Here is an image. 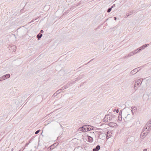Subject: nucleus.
<instances>
[{
  "mask_svg": "<svg viewBox=\"0 0 151 151\" xmlns=\"http://www.w3.org/2000/svg\"><path fill=\"white\" fill-rule=\"evenodd\" d=\"M115 6V4H114L113 5H112V6H111V7L112 8H113Z\"/></svg>",
  "mask_w": 151,
  "mask_h": 151,
  "instance_id": "obj_26",
  "label": "nucleus"
},
{
  "mask_svg": "<svg viewBox=\"0 0 151 151\" xmlns=\"http://www.w3.org/2000/svg\"><path fill=\"white\" fill-rule=\"evenodd\" d=\"M72 84H73L75 83L74 81H72Z\"/></svg>",
  "mask_w": 151,
  "mask_h": 151,
  "instance_id": "obj_36",
  "label": "nucleus"
},
{
  "mask_svg": "<svg viewBox=\"0 0 151 151\" xmlns=\"http://www.w3.org/2000/svg\"><path fill=\"white\" fill-rule=\"evenodd\" d=\"M141 68H142L140 67L136 68L134 69L130 72V74H134L137 73L138 71H139V70H140Z\"/></svg>",
  "mask_w": 151,
  "mask_h": 151,
  "instance_id": "obj_4",
  "label": "nucleus"
},
{
  "mask_svg": "<svg viewBox=\"0 0 151 151\" xmlns=\"http://www.w3.org/2000/svg\"><path fill=\"white\" fill-rule=\"evenodd\" d=\"M112 8L111 7L109 8L107 10V12L108 13L110 12H111V10Z\"/></svg>",
  "mask_w": 151,
  "mask_h": 151,
  "instance_id": "obj_20",
  "label": "nucleus"
},
{
  "mask_svg": "<svg viewBox=\"0 0 151 151\" xmlns=\"http://www.w3.org/2000/svg\"><path fill=\"white\" fill-rule=\"evenodd\" d=\"M55 144H53V145H52L50 147V149H52L54 148V145H55Z\"/></svg>",
  "mask_w": 151,
  "mask_h": 151,
  "instance_id": "obj_21",
  "label": "nucleus"
},
{
  "mask_svg": "<svg viewBox=\"0 0 151 151\" xmlns=\"http://www.w3.org/2000/svg\"><path fill=\"white\" fill-rule=\"evenodd\" d=\"M88 141L90 142H92L93 141V138L90 136L88 137Z\"/></svg>",
  "mask_w": 151,
  "mask_h": 151,
  "instance_id": "obj_15",
  "label": "nucleus"
},
{
  "mask_svg": "<svg viewBox=\"0 0 151 151\" xmlns=\"http://www.w3.org/2000/svg\"><path fill=\"white\" fill-rule=\"evenodd\" d=\"M10 75L9 74H8L4 75L0 77V81H1L3 80H5L7 78H10Z\"/></svg>",
  "mask_w": 151,
  "mask_h": 151,
  "instance_id": "obj_5",
  "label": "nucleus"
},
{
  "mask_svg": "<svg viewBox=\"0 0 151 151\" xmlns=\"http://www.w3.org/2000/svg\"><path fill=\"white\" fill-rule=\"evenodd\" d=\"M112 116L110 114L106 115L104 118V121L109 122L112 119Z\"/></svg>",
  "mask_w": 151,
  "mask_h": 151,
  "instance_id": "obj_3",
  "label": "nucleus"
},
{
  "mask_svg": "<svg viewBox=\"0 0 151 151\" xmlns=\"http://www.w3.org/2000/svg\"><path fill=\"white\" fill-rule=\"evenodd\" d=\"M69 83H68V84H69Z\"/></svg>",
  "mask_w": 151,
  "mask_h": 151,
  "instance_id": "obj_41",
  "label": "nucleus"
},
{
  "mask_svg": "<svg viewBox=\"0 0 151 151\" xmlns=\"http://www.w3.org/2000/svg\"><path fill=\"white\" fill-rule=\"evenodd\" d=\"M93 60V59H92L91 60H90V61H89V62L88 63H89L90 61H92V60Z\"/></svg>",
  "mask_w": 151,
  "mask_h": 151,
  "instance_id": "obj_35",
  "label": "nucleus"
},
{
  "mask_svg": "<svg viewBox=\"0 0 151 151\" xmlns=\"http://www.w3.org/2000/svg\"><path fill=\"white\" fill-rule=\"evenodd\" d=\"M114 19L115 20H116V18L115 17H114Z\"/></svg>",
  "mask_w": 151,
  "mask_h": 151,
  "instance_id": "obj_34",
  "label": "nucleus"
},
{
  "mask_svg": "<svg viewBox=\"0 0 151 151\" xmlns=\"http://www.w3.org/2000/svg\"><path fill=\"white\" fill-rule=\"evenodd\" d=\"M65 89V88H64V86H63L60 89V91H61V90H64Z\"/></svg>",
  "mask_w": 151,
  "mask_h": 151,
  "instance_id": "obj_25",
  "label": "nucleus"
},
{
  "mask_svg": "<svg viewBox=\"0 0 151 151\" xmlns=\"http://www.w3.org/2000/svg\"><path fill=\"white\" fill-rule=\"evenodd\" d=\"M137 51L138 52L142 50L141 48H140V47L136 49Z\"/></svg>",
  "mask_w": 151,
  "mask_h": 151,
  "instance_id": "obj_23",
  "label": "nucleus"
},
{
  "mask_svg": "<svg viewBox=\"0 0 151 151\" xmlns=\"http://www.w3.org/2000/svg\"><path fill=\"white\" fill-rule=\"evenodd\" d=\"M92 129L91 126L88 125H85L79 128L80 131L83 132H87Z\"/></svg>",
  "mask_w": 151,
  "mask_h": 151,
  "instance_id": "obj_2",
  "label": "nucleus"
},
{
  "mask_svg": "<svg viewBox=\"0 0 151 151\" xmlns=\"http://www.w3.org/2000/svg\"><path fill=\"white\" fill-rule=\"evenodd\" d=\"M34 21V20H32L31 22H30V23H31Z\"/></svg>",
  "mask_w": 151,
  "mask_h": 151,
  "instance_id": "obj_37",
  "label": "nucleus"
},
{
  "mask_svg": "<svg viewBox=\"0 0 151 151\" xmlns=\"http://www.w3.org/2000/svg\"><path fill=\"white\" fill-rule=\"evenodd\" d=\"M134 55L132 52L129 53L127 55H126L124 57V58L125 59L129 57H131Z\"/></svg>",
  "mask_w": 151,
  "mask_h": 151,
  "instance_id": "obj_10",
  "label": "nucleus"
},
{
  "mask_svg": "<svg viewBox=\"0 0 151 151\" xmlns=\"http://www.w3.org/2000/svg\"><path fill=\"white\" fill-rule=\"evenodd\" d=\"M30 141H31V140H30H30H29V141L28 143H29H29H30Z\"/></svg>",
  "mask_w": 151,
  "mask_h": 151,
  "instance_id": "obj_32",
  "label": "nucleus"
},
{
  "mask_svg": "<svg viewBox=\"0 0 151 151\" xmlns=\"http://www.w3.org/2000/svg\"><path fill=\"white\" fill-rule=\"evenodd\" d=\"M100 147L99 145H97L96 147L95 148H93V151H99V149H100Z\"/></svg>",
  "mask_w": 151,
  "mask_h": 151,
  "instance_id": "obj_11",
  "label": "nucleus"
},
{
  "mask_svg": "<svg viewBox=\"0 0 151 151\" xmlns=\"http://www.w3.org/2000/svg\"><path fill=\"white\" fill-rule=\"evenodd\" d=\"M149 123L151 124V119L148 122Z\"/></svg>",
  "mask_w": 151,
  "mask_h": 151,
  "instance_id": "obj_29",
  "label": "nucleus"
},
{
  "mask_svg": "<svg viewBox=\"0 0 151 151\" xmlns=\"http://www.w3.org/2000/svg\"><path fill=\"white\" fill-rule=\"evenodd\" d=\"M64 88H65V89L68 88V86H64Z\"/></svg>",
  "mask_w": 151,
  "mask_h": 151,
  "instance_id": "obj_27",
  "label": "nucleus"
},
{
  "mask_svg": "<svg viewBox=\"0 0 151 151\" xmlns=\"http://www.w3.org/2000/svg\"><path fill=\"white\" fill-rule=\"evenodd\" d=\"M133 13V11H129L127 12L126 15L127 17L131 15Z\"/></svg>",
  "mask_w": 151,
  "mask_h": 151,
  "instance_id": "obj_14",
  "label": "nucleus"
},
{
  "mask_svg": "<svg viewBox=\"0 0 151 151\" xmlns=\"http://www.w3.org/2000/svg\"><path fill=\"white\" fill-rule=\"evenodd\" d=\"M40 130H38L37 131L35 132V134H38L39 133V132H40Z\"/></svg>",
  "mask_w": 151,
  "mask_h": 151,
  "instance_id": "obj_24",
  "label": "nucleus"
},
{
  "mask_svg": "<svg viewBox=\"0 0 151 151\" xmlns=\"http://www.w3.org/2000/svg\"><path fill=\"white\" fill-rule=\"evenodd\" d=\"M60 91V90H58V91H57L53 95V96H56L57 94H58L60 92H59V91Z\"/></svg>",
  "mask_w": 151,
  "mask_h": 151,
  "instance_id": "obj_17",
  "label": "nucleus"
},
{
  "mask_svg": "<svg viewBox=\"0 0 151 151\" xmlns=\"http://www.w3.org/2000/svg\"><path fill=\"white\" fill-rule=\"evenodd\" d=\"M120 111L119 112V115L118 121V122H120L122 120V114H120Z\"/></svg>",
  "mask_w": 151,
  "mask_h": 151,
  "instance_id": "obj_12",
  "label": "nucleus"
},
{
  "mask_svg": "<svg viewBox=\"0 0 151 151\" xmlns=\"http://www.w3.org/2000/svg\"><path fill=\"white\" fill-rule=\"evenodd\" d=\"M151 127V124L149 123L148 122L146 124L145 127V128L146 129H147V131H149V130H150L151 128H150V127Z\"/></svg>",
  "mask_w": 151,
  "mask_h": 151,
  "instance_id": "obj_7",
  "label": "nucleus"
},
{
  "mask_svg": "<svg viewBox=\"0 0 151 151\" xmlns=\"http://www.w3.org/2000/svg\"><path fill=\"white\" fill-rule=\"evenodd\" d=\"M29 143H26L25 144V146H27L29 145Z\"/></svg>",
  "mask_w": 151,
  "mask_h": 151,
  "instance_id": "obj_28",
  "label": "nucleus"
},
{
  "mask_svg": "<svg viewBox=\"0 0 151 151\" xmlns=\"http://www.w3.org/2000/svg\"><path fill=\"white\" fill-rule=\"evenodd\" d=\"M13 148H12V149L11 150V151H13Z\"/></svg>",
  "mask_w": 151,
  "mask_h": 151,
  "instance_id": "obj_40",
  "label": "nucleus"
},
{
  "mask_svg": "<svg viewBox=\"0 0 151 151\" xmlns=\"http://www.w3.org/2000/svg\"><path fill=\"white\" fill-rule=\"evenodd\" d=\"M116 109H114V112L115 111H116Z\"/></svg>",
  "mask_w": 151,
  "mask_h": 151,
  "instance_id": "obj_39",
  "label": "nucleus"
},
{
  "mask_svg": "<svg viewBox=\"0 0 151 151\" xmlns=\"http://www.w3.org/2000/svg\"><path fill=\"white\" fill-rule=\"evenodd\" d=\"M138 81H136L135 83V85L134 86V89L136 90L137 88V87H136V86H138L140 83L141 84L142 83V81H141V79H139L138 80Z\"/></svg>",
  "mask_w": 151,
  "mask_h": 151,
  "instance_id": "obj_6",
  "label": "nucleus"
},
{
  "mask_svg": "<svg viewBox=\"0 0 151 151\" xmlns=\"http://www.w3.org/2000/svg\"><path fill=\"white\" fill-rule=\"evenodd\" d=\"M149 44H145V45H143V46H142L141 47H140V48H141V49L142 50L144 48H145V47H147L148 45Z\"/></svg>",
  "mask_w": 151,
  "mask_h": 151,
  "instance_id": "obj_13",
  "label": "nucleus"
},
{
  "mask_svg": "<svg viewBox=\"0 0 151 151\" xmlns=\"http://www.w3.org/2000/svg\"><path fill=\"white\" fill-rule=\"evenodd\" d=\"M132 52H133V55H135L136 54H137V53H138V52H137V50L136 49V50L133 51H132Z\"/></svg>",
  "mask_w": 151,
  "mask_h": 151,
  "instance_id": "obj_19",
  "label": "nucleus"
},
{
  "mask_svg": "<svg viewBox=\"0 0 151 151\" xmlns=\"http://www.w3.org/2000/svg\"><path fill=\"white\" fill-rule=\"evenodd\" d=\"M112 135V133L110 132H107V134L106 135V138H109Z\"/></svg>",
  "mask_w": 151,
  "mask_h": 151,
  "instance_id": "obj_8",
  "label": "nucleus"
},
{
  "mask_svg": "<svg viewBox=\"0 0 151 151\" xmlns=\"http://www.w3.org/2000/svg\"><path fill=\"white\" fill-rule=\"evenodd\" d=\"M19 151H21V150H19Z\"/></svg>",
  "mask_w": 151,
  "mask_h": 151,
  "instance_id": "obj_42",
  "label": "nucleus"
},
{
  "mask_svg": "<svg viewBox=\"0 0 151 151\" xmlns=\"http://www.w3.org/2000/svg\"><path fill=\"white\" fill-rule=\"evenodd\" d=\"M40 32H42V33H43V32H43V30H41L40 31Z\"/></svg>",
  "mask_w": 151,
  "mask_h": 151,
  "instance_id": "obj_31",
  "label": "nucleus"
},
{
  "mask_svg": "<svg viewBox=\"0 0 151 151\" xmlns=\"http://www.w3.org/2000/svg\"><path fill=\"white\" fill-rule=\"evenodd\" d=\"M82 148L81 147H78L75 148L74 151H82Z\"/></svg>",
  "mask_w": 151,
  "mask_h": 151,
  "instance_id": "obj_9",
  "label": "nucleus"
},
{
  "mask_svg": "<svg viewBox=\"0 0 151 151\" xmlns=\"http://www.w3.org/2000/svg\"><path fill=\"white\" fill-rule=\"evenodd\" d=\"M122 112L123 118L125 122L130 120L132 119L131 114H133L132 110L129 108L124 109Z\"/></svg>",
  "mask_w": 151,
  "mask_h": 151,
  "instance_id": "obj_1",
  "label": "nucleus"
},
{
  "mask_svg": "<svg viewBox=\"0 0 151 151\" xmlns=\"http://www.w3.org/2000/svg\"><path fill=\"white\" fill-rule=\"evenodd\" d=\"M116 112L117 113H118V112H119V110L118 109H117L116 110Z\"/></svg>",
  "mask_w": 151,
  "mask_h": 151,
  "instance_id": "obj_30",
  "label": "nucleus"
},
{
  "mask_svg": "<svg viewBox=\"0 0 151 151\" xmlns=\"http://www.w3.org/2000/svg\"><path fill=\"white\" fill-rule=\"evenodd\" d=\"M132 109L133 110V111H134V112H135L136 111V110H137V108H136L135 107H133L132 108Z\"/></svg>",
  "mask_w": 151,
  "mask_h": 151,
  "instance_id": "obj_22",
  "label": "nucleus"
},
{
  "mask_svg": "<svg viewBox=\"0 0 151 151\" xmlns=\"http://www.w3.org/2000/svg\"><path fill=\"white\" fill-rule=\"evenodd\" d=\"M55 145H54V146H57V145H56V143H55Z\"/></svg>",
  "mask_w": 151,
  "mask_h": 151,
  "instance_id": "obj_33",
  "label": "nucleus"
},
{
  "mask_svg": "<svg viewBox=\"0 0 151 151\" xmlns=\"http://www.w3.org/2000/svg\"><path fill=\"white\" fill-rule=\"evenodd\" d=\"M42 35L40 33L39 34L37 35V37L38 38V40H39L40 39V38L42 36Z\"/></svg>",
  "mask_w": 151,
  "mask_h": 151,
  "instance_id": "obj_16",
  "label": "nucleus"
},
{
  "mask_svg": "<svg viewBox=\"0 0 151 151\" xmlns=\"http://www.w3.org/2000/svg\"><path fill=\"white\" fill-rule=\"evenodd\" d=\"M147 150L146 149H144V150L145 151H146Z\"/></svg>",
  "mask_w": 151,
  "mask_h": 151,
  "instance_id": "obj_38",
  "label": "nucleus"
},
{
  "mask_svg": "<svg viewBox=\"0 0 151 151\" xmlns=\"http://www.w3.org/2000/svg\"><path fill=\"white\" fill-rule=\"evenodd\" d=\"M116 124L115 123H112V122H110L109 123V126H110V127H113V126H115L114 125V124Z\"/></svg>",
  "mask_w": 151,
  "mask_h": 151,
  "instance_id": "obj_18",
  "label": "nucleus"
}]
</instances>
